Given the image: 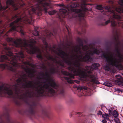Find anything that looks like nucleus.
Segmentation results:
<instances>
[{
	"label": "nucleus",
	"instance_id": "0eeeda50",
	"mask_svg": "<svg viewBox=\"0 0 123 123\" xmlns=\"http://www.w3.org/2000/svg\"><path fill=\"white\" fill-rule=\"evenodd\" d=\"M47 58L49 60H51L57 64V65H56V67L51 68L50 69V74H56L60 75L61 72L60 70L62 69L63 68L65 67L63 61L62 62L60 60L57 59L56 58L54 57L53 56L50 55L48 56Z\"/></svg>",
	"mask_w": 123,
	"mask_h": 123
},
{
	"label": "nucleus",
	"instance_id": "393cba45",
	"mask_svg": "<svg viewBox=\"0 0 123 123\" xmlns=\"http://www.w3.org/2000/svg\"><path fill=\"white\" fill-rule=\"evenodd\" d=\"M42 68L43 69H46V66L44 65L43 63L42 64Z\"/></svg>",
	"mask_w": 123,
	"mask_h": 123
},
{
	"label": "nucleus",
	"instance_id": "cd10ccee",
	"mask_svg": "<svg viewBox=\"0 0 123 123\" xmlns=\"http://www.w3.org/2000/svg\"><path fill=\"white\" fill-rule=\"evenodd\" d=\"M110 49V47L108 46H107L106 48V50L107 51H109Z\"/></svg>",
	"mask_w": 123,
	"mask_h": 123
},
{
	"label": "nucleus",
	"instance_id": "dca6fc26",
	"mask_svg": "<svg viewBox=\"0 0 123 123\" xmlns=\"http://www.w3.org/2000/svg\"><path fill=\"white\" fill-rule=\"evenodd\" d=\"M99 20L101 21L105 20V19L103 16H100L98 18Z\"/></svg>",
	"mask_w": 123,
	"mask_h": 123
},
{
	"label": "nucleus",
	"instance_id": "4be33fe9",
	"mask_svg": "<svg viewBox=\"0 0 123 123\" xmlns=\"http://www.w3.org/2000/svg\"><path fill=\"white\" fill-rule=\"evenodd\" d=\"M21 2H22V4H21L20 3H19V4L18 5L19 6H20L21 7H22L23 6L25 5V3H23V2H22V0H20Z\"/></svg>",
	"mask_w": 123,
	"mask_h": 123
},
{
	"label": "nucleus",
	"instance_id": "39448f33",
	"mask_svg": "<svg viewBox=\"0 0 123 123\" xmlns=\"http://www.w3.org/2000/svg\"><path fill=\"white\" fill-rule=\"evenodd\" d=\"M111 7L108 6L107 7V12L103 14L110 16L109 19L105 22H102L99 25L105 26L111 22L112 26H120L123 28V20L121 17L120 14L121 13H123V8L119 7L115 9V11L111 9Z\"/></svg>",
	"mask_w": 123,
	"mask_h": 123
},
{
	"label": "nucleus",
	"instance_id": "c756f323",
	"mask_svg": "<svg viewBox=\"0 0 123 123\" xmlns=\"http://www.w3.org/2000/svg\"><path fill=\"white\" fill-rule=\"evenodd\" d=\"M77 33L79 35H81L82 34V33L80 31H77Z\"/></svg>",
	"mask_w": 123,
	"mask_h": 123
},
{
	"label": "nucleus",
	"instance_id": "2eb2a0df",
	"mask_svg": "<svg viewBox=\"0 0 123 123\" xmlns=\"http://www.w3.org/2000/svg\"><path fill=\"white\" fill-rule=\"evenodd\" d=\"M43 42L44 45H45V48L46 50L47 49L49 48V46L48 43L46 42L45 40H43Z\"/></svg>",
	"mask_w": 123,
	"mask_h": 123
},
{
	"label": "nucleus",
	"instance_id": "f8f14e48",
	"mask_svg": "<svg viewBox=\"0 0 123 123\" xmlns=\"http://www.w3.org/2000/svg\"><path fill=\"white\" fill-rule=\"evenodd\" d=\"M116 78L118 80L117 81L118 82H123V79L119 75H117L116 76Z\"/></svg>",
	"mask_w": 123,
	"mask_h": 123
},
{
	"label": "nucleus",
	"instance_id": "9d476101",
	"mask_svg": "<svg viewBox=\"0 0 123 123\" xmlns=\"http://www.w3.org/2000/svg\"><path fill=\"white\" fill-rule=\"evenodd\" d=\"M108 111L110 115H112L115 118L117 117L118 115V112L116 110L112 111L111 110L109 109L108 110Z\"/></svg>",
	"mask_w": 123,
	"mask_h": 123
},
{
	"label": "nucleus",
	"instance_id": "37998d69",
	"mask_svg": "<svg viewBox=\"0 0 123 123\" xmlns=\"http://www.w3.org/2000/svg\"><path fill=\"white\" fill-rule=\"evenodd\" d=\"M111 2H112V3H113V2L112 1Z\"/></svg>",
	"mask_w": 123,
	"mask_h": 123
},
{
	"label": "nucleus",
	"instance_id": "f704fd0d",
	"mask_svg": "<svg viewBox=\"0 0 123 123\" xmlns=\"http://www.w3.org/2000/svg\"><path fill=\"white\" fill-rule=\"evenodd\" d=\"M103 84L104 85H105V86H107V82H104V83H103Z\"/></svg>",
	"mask_w": 123,
	"mask_h": 123
},
{
	"label": "nucleus",
	"instance_id": "a211bd4d",
	"mask_svg": "<svg viewBox=\"0 0 123 123\" xmlns=\"http://www.w3.org/2000/svg\"><path fill=\"white\" fill-rule=\"evenodd\" d=\"M102 117L104 119H109V116L108 114H103Z\"/></svg>",
	"mask_w": 123,
	"mask_h": 123
},
{
	"label": "nucleus",
	"instance_id": "f257e3e1",
	"mask_svg": "<svg viewBox=\"0 0 123 123\" xmlns=\"http://www.w3.org/2000/svg\"><path fill=\"white\" fill-rule=\"evenodd\" d=\"M11 28L6 32L7 30L5 26H0V35L3 38L6 37V40L8 42L10 43L12 45L11 47H8L6 43L3 44V46L5 47L3 49L2 53L5 54L8 56L5 55H1L0 57V62H5L4 64H0V68L2 70L4 69L18 74L17 69L19 68L23 69L25 72L29 74V77H34L35 72L34 69L29 68L27 66H24L20 63L21 62L24 64H26V62H23L24 55L23 52H18L16 55H13L12 52L14 51V46L20 48L24 50H26L29 54H33L39 52L38 48L34 46L36 41L33 39H31L29 40L24 39L23 43L21 38L15 40L8 37V33L12 31H16L24 35L23 30V26H9Z\"/></svg>",
	"mask_w": 123,
	"mask_h": 123
},
{
	"label": "nucleus",
	"instance_id": "9b49d317",
	"mask_svg": "<svg viewBox=\"0 0 123 123\" xmlns=\"http://www.w3.org/2000/svg\"><path fill=\"white\" fill-rule=\"evenodd\" d=\"M77 115V116H78L79 117H81L82 116V114L80 112H73L71 113H70V114L69 116L70 117H72V115Z\"/></svg>",
	"mask_w": 123,
	"mask_h": 123
},
{
	"label": "nucleus",
	"instance_id": "6ab92c4d",
	"mask_svg": "<svg viewBox=\"0 0 123 123\" xmlns=\"http://www.w3.org/2000/svg\"><path fill=\"white\" fill-rule=\"evenodd\" d=\"M96 9L99 10H102L103 8L102 7V6L101 5H97L96 6Z\"/></svg>",
	"mask_w": 123,
	"mask_h": 123
},
{
	"label": "nucleus",
	"instance_id": "ddd939ff",
	"mask_svg": "<svg viewBox=\"0 0 123 123\" xmlns=\"http://www.w3.org/2000/svg\"><path fill=\"white\" fill-rule=\"evenodd\" d=\"M37 28H35V30L32 31V33L33 35L36 36H38L39 35V32L37 30Z\"/></svg>",
	"mask_w": 123,
	"mask_h": 123
},
{
	"label": "nucleus",
	"instance_id": "f03ea898",
	"mask_svg": "<svg viewBox=\"0 0 123 123\" xmlns=\"http://www.w3.org/2000/svg\"><path fill=\"white\" fill-rule=\"evenodd\" d=\"M77 41L79 43V45H77L76 46L74 50V51L77 53V54H79L78 55H74V56H75L78 59V60L75 58V60L73 62L70 60L69 56H70L71 59L74 60V59L73 56L70 55L66 52L61 49H59L58 51L59 53L58 55L60 56L64 62L68 65L70 66L68 68V69L70 71L68 68L70 66L74 67L75 68H78L75 67L73 64L75 63L76 60L78 61L80 64V62H91L93 61L92 58L90 56L93 55L94 54L98 55L100 53L99 50L97 49L94 48L93 49V51L89 50L88 51H87L88 49V46L86 45H83V40L79 37H78Z\"/></svg>",
	"mask_w": 123,
	"mask_h": 123
},
{
	"label": "nucleus",
	"instance_id": "c03bdc74",
	"mask_svg": "<svg viewBox=\"0 0 123 123\" xmlns=\"http://www.w3.org/2000/svg\"><path fill=\"white\" fill-rule=\"evenodd\" d=\"M73 50H72V52H73Z\"/></svg>",
	"mask_w": 123,
	"mask_h": 123
},
{
	"label": "nucleus",
	"instance_id": "b1692460",
	"mask_svg": "<svg viewBox=\"0 0 123 123\" xmlns=\"http://www.w3.org/2000/svg\"><path fill=\"white\" fill-rule=\"evenodd\" d=\"M107 86L111 87L112 86V84L110 83L107 82Z\"/></svg>",
	"mask_w": 123,
	"mask_h": 123
},
{
	"label": "nucleus",
	"instance_id": "a19ab883",
	"mask_svg": "<svg viewBox=\"0 0 123 123\" xmlns=\"http://www.w3.org/2000/svg\"><path fill=\"white\" fill-rule=\"evenodd\" d=\"M7 12V13H9V12Z\"/></svg>",
	"mask_w": 123,
	"mask_h": 123
},
{
	"label": "nucleus",
	"instance_id": "bb28decb",
	"mask_svg": "<svg viewBox=\"0 0 123 123\" xmlns=\"http://www.w3.org/2000/svg\"><path fill=\"white\" fill-rule=\"evenodd\" d=\"M97 113L99 115H101L102 114V113L100 111H98Z\"/></svg>",
	"mask_w": 123,
	"mask_h": 123
},
{
	"label": "nucleus",
	"instance_id": "7ed1b4c3",
	"mask_svg": "<svg viewBox=\"0 0 123 123\" xmlns=\"http://www.w3.org/2000/svg\"><path fill=\"white\" fill-rule=\"evenodd\" d=\"M74 65L77 67V68H75L72 66L68 68V69L70 71L72 72L74 74H71L66 71H61V73L63 75L67 76V77L64 76V79L68 83H72L74 82L71 79H74L75 76H79L81 78H85L86 77H88L91 80V81L95 84H98L99 82L97 80V76L94 75L92 71H93L98 68L99 66V64L96 63H93L91 66H86L85 67L86 69L87 70V74L85 70H82L80 66V64L78 61L76 60L75 63L73 64Z\"/></svg>",
	"mask_w": 123,
	"mask_h": 123
},
{
	"label": "nucleus",
	"instance_id": "2f4dec72",
	"mask_svg": "<svg viewBox=\"0 0 123 123\" xmlns=\"http://www.w3.org/2000/svg\"><path fill=\"white\" fill-rule=\"evenodd\" d=\"M102 122L103 123H106L107 121H106L105 119H104L102 121Z\"/></svg>",
	"mask_w": 123,
	"mask_h": 123
},
{
	"label": "nucleus",
	"instance_id": "ea45409f",
	"mask_svg": "<svg viewBox=\"0 0 123 123\" xmlns=\"http://www.w3.org/2000/svg\"><path fill=\"white\" fill-rule=\"evenodd\" d=\"M103 106H101V107H103Z\"/></svg>",
	"mask_w": 123,
	"mask_h": 123
},
{
	"label": "nucleus",
	"instance_id": "5701e85b",
	"mask_svg": "<svg viewBox=\"0 0 123 123\" xmlns=\"http://www.w3.org/2000/svg\"><path fill=\"white\" fill-rule=\"evenodd\" d=\"M119 5L122 6H123V0H121V1L119 2Z\"/></svg>",
	"mask_w": 123,
	"mask_h": 123
},
{
	"label": "nucleus",
	"instance_id": "412c9836",
	"mask_svg": "<svg viewBox=\"0 0 123 123\" xmlns=\"http://www.w3.org/2000/svg\"><path fill=\"white\" fill-rule=\"evenodd\" d=\"M114 120L115 122L116 123H120L119 121V119L117 118V117L114 118Z\"/></svg>",
	"mask_w": 123,
	"mask_h": 123
},
{
	"label": "nucleus",
	"instance_id": "f3484780",
	"mask_svg": "<svg viewBox=\"0 0 123 123\" xmlns=\"http://www.w3.org/2000/svg\"><path fill=\"white\" fill-rule=\"evenodd\" d=\"M36 57L38 59H40L41 60H42L43 58L41 52H40L39 54H37L36 55Z\"/></svg>",
	"mask_w": 123,
	"mask_h": 123
},
{
	"label": "nucleus",
	"instance_id": "e433bc0d",
	"mask_svg": "<svg viewBox=\"0 0 123 123\" xmlns=\"http://www.w3.org/2000/svg\"><path fill=\"white\" fill-rule=\"evenodd\" d=\"M37 78L38 79H41V78H40V77H37Z\"/></svg>",
	"mask_w": 123,
	"mask_h": 123
},
{
	"label": "nucleus",
	"instance_id": "6e6552de",
	"mask_svg": "<svg viewBox=\"0 0 123 123\" xmlns=\"http://www.w3.org/2000/svg\"><path fill=\"white\" fill-rule=\"evenodd\" d=\"M6 6H2L0 2V13H2L1 15L8 18L6 15V13L4 12L5 11L7 8H9L10 12L12 11H16L18 10V5L15 4L13 0H7L6 2Z\"/></svg>",
	"mask_w": 123,
	"mask_h": 123
},
{
	"label": "nucleus",
	"instance_id": "4468645a",
	"mask_svg": "<svg viewBox=\"0 0 123 123\" xmlns=\"http://www.w3.org/2000/svg\"><path fill=\"white\" fill-rule=\"evenodd\" d=\"M77 88L78 89H80L81 91L83 90V89L85 90H86L87 89V88L86 86H77Z\"/></svg>",
	"mask_w": 123,
	"mask_h": 123
},
{
	"label": "nucleus",
	"instance_id": "7c9ffc66",
	"mask_svg": "<svg viewBox=\"0 0 123 123\" xmlns=\"http://www.w3.org/2000/svg\"><path fill=\"white\" fill-rule=\"evenodd\" d=\"M28 65H29L31 66L32 67H34V65L32 64H30L29 62H28Z\"/></svg>",
	"mask_w": 123,
	"mask_h": 123
},
{
	"label": "nucleus",
	"instance_id": "c9c22d12",
	"mask_svg": "<svg viewBox=\"0 0 123 123\" xmlns=\"http://www.w3.org/2000/svg\"><path fill=\"white\" fill-rule=\"evenodd\" d=\"M66 28L67 29V30L68 31V34H69V31L68 30V28L66 26Z\"/></svg>",
	"mask_w": 123,
	"mask_h": 123
},
{
	"label": "nucleus",
	"instance_id": "a878e982",
	"mask_svg": "<svg viewBox=\"0 0 123 123\" xmlns=\"http://www.w3.org/2000/svg\"><path fill=\"white\" fill-rule=\"evenodd\" d=\"M40 81L38 80L37 82H36L35 83V84H36V85L39 84L40 83Z\"/></svg>",
	"mask_w": 123,
	"mask_h": 123
},
{
	"label": "nucleus",
	"instance_id": "4c0bfd02",
	"mask_svg": "<svg viewBox=\"0 0 123 123\" xmlns=\"http://www.w3.org/2000/svg\"><path fill=\"white\" fill-rule=\"evenodd\" d=\"M83 41H84V42L85 43H87V42L86 40H84Z\"/></svg>",
	"mask_w": 123,
	"mask_h": 123
},
{
	"label": "nucleus",
	"instance_id": "20e7f679",
	"mask_svg": "<svg viewBox=\"0 0 123 123\" xmlns=\"http://www.w3.org/2000/svg\"><path fill=\"white\" fill-rule=\"evenodd\" d=\"M78 6L76 3H72L67 8V9L62 8L60 10L58 14V17L61 22H64V18H66L68 19L78 17L81 21L84 20L85 16V12L87 10L84 8V10L76 9L75 8Z\"/></svg>",
	"mask_w": 123,
	"mask_h": 123
},
{
	"label": "nucleus",
	"instance_id": "473e14b6",
	"mask_svg": "<svg viewBox=\"0 0 123 123\" xmlns=\"http://www.w3.org/2000/svg\"><path fill=\"white\" fill-rule=\"evenodd\" d=\"M75 82L76 83H77L78 84H79L80 83V81H78V80H75Z\"/></svg>",
	"mask_w": 123,
	"mask_h": 123
},
{
	"label": "nucleus",
	"instance_id": "1a4fd4ad",
	"mask_svg": "<svg viewBox=\"0 0 123 123\" xmlns=\"http://www.w3.org/2000/svg\"><path fill=\"white\" fill-rule=\"evenodd\" d=\"M120 43V42L119 40V37L118 36L116 37L114 36L113 39V40L111 42V45L113 44L115 48V50L116 52V54L118 55H120L121 53L120 52V50L119 49L118 46Z\"/></svg>",
	"mask_w": 123,
	"mask_h": 123
},
{
	"label": "nucleus",
	"instance_id": "aec40b11",
	"mask_svg": "<svg viewBox=\"0 0 123 123\" xmlns=\"http://www.w3.org/2000/svg\"><path fill=\"white\" fill-rule=\"evenodd\" d=\"M56 12V11L55 10H53L49 11L48 12V13L50 15H53L55 14Z\"/></svg>",
	"mask_w": 123,
	"mask_h": 123
},
{
	"label": "nucleus",
	"instance_id": "58836bf2",
	"mask_svg": "<svg viewBox=\"0 0 123 123\" xmlns=\"http://www.w3.org/2000/svg\"><path fill=\"white\" fill-rule=\"evenodd\" d=\"M85 32H86V31H85H85H84V32H83V33H85Z\"/></svg>",
	"mask_w": 123,
	"mask_h": 123
},
{
	"label": "nucleus",
	"instance_id": "72a5a7b5",
	"mask_svg": "<svg viewBox=\"0 0 123 123\" xmlns=\"http://www.w3.org/2000/svg\"><path fill=\"white\" fill-rule=\"evenodd\" d=\"M67 47L68 48H69V47L70 46V44H68L67 43Z\"/></svg>",
	"mask_w": 123,
	"mask_h": 123
},
{
	"label": "nucleus",
	"instance_id": "c85d7f7f",
	"mask_svg": "<svg viewBox=\"0 0 123 123\" xmlns=\"http://www.w3.org/2000/svg\"><path fill=\"white\" fill-rule=\"evenodd\" d=\"M59 6H60L63 7L64 6V5L62 4H60L59 5Z\"/></svg>",
	"mask_w": 123,
	"mask_h": 123
},
{
	"label": "nucleus",
	"instance_id": "79ce46f5",
	"mask_svg": "<svg viewBox=\"0 0 123 123\" xmlns=\"http://www.w3.org/2000/svg\"><path fill=\"white\" fill-rule=\"evenodd\" d=\"M1 41V39L0 38V41Z\"/></svg>",
	"mask_w": 123,
	"mask_h": 123
},
{
	"label": "nucleus",
	"instance_id": "423d86ee",
	"mask_svg": "<svg viewBox=\"0 0 123 123\" xmlns=\"http://www.w3.org/2000/svg\"><path fill=\"white\" fill-rule=\"evenodd\" d=\"M101 54L100 55L101 58H103L105 59L109 65L115 66L117 68L121 69L122 68V66L121 63V61L123 59L122 54H121L118 55V57L120 60L119 61H118L115 57H113L112 54H111L110 56H107V54L105 53Z\"/></svg>",
	"mask_w": 123,
	"mask_h": 123
}]
</instances>
